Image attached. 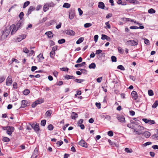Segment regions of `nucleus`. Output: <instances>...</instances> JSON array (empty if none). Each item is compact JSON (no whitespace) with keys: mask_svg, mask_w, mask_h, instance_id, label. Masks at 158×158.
<instances>
[{"mask_svg":"<svg viewBox=\"0 0 158 158\" xmlns=\"http://www.w3.org/2000/svg\"><path fill=\"white\" fill-rule=\"evenodd\" d=\"M95 105L99 109L101 108V104L100 103L96 102L95 103Z\"/></svg>","mask_w":158,"mask_h":158,"instance_id":"nucleus-54","label":"nucleus"},{"mask_svg":"<svg viewBox=\"0 0 158 158\" xmlns=\"http://www.w3.org/2000/svg\"><path fill=\"white\" fill-rule=\"evenodd\" d=\"M148 12L150 14H153L155 13V10L151 8L148 10Z\"/></svg>","mask_w":158,"mask_h":158,"instance_id":"nucleus-39","label":"nucleus"},{"mask_svg":"<svg viewBox=\"0 0 158 158\" xmlns=\"http://www.w3.org/2000/svg\"><path fill=\"white\" fill-rule=\"evenodd\" d=\"M84 38L83 37L80 38L76 42L77 44H79L82 42L84 40Z\"/></svg>","mask_w":158,"mask_h":158,"instance_id":"nucleus-27","label":"nucleus"},{"mask_svg":"<svg viewBox=\"0 0 158 158\" xmlns=\"http://www.w3.org/2000/svg\"><path fill=\"white\" fill-rule=\"evenodd\" d=\"M75 11L74 10H71L69 13V18L70 19H72L74 18Z\"/></svg>","mask_w":158,"mask_h":158,"instance_id":"nucleus-9","label":"nucleus"},{"mask_svg":"<svg viewBox=\"0 0 158 158\" xmlns=\"http://www.w3.org/2000/svg\"><path fill=\"white\" fill-rule=\"evenodd\" d=\"M55 55V52L51 51L50 53V57L52 59H54Z\"/></svg>","mask_w":158,"mask_h":158,"instance_id":"nucleus-38","label":"nucleus"},{"mask_svg":"<svg viewBox=\"0 0 158 158\" xmlns=\"http://www.w3.org/2000/svg\"><path fill=\"white\" fill-rule=\"evenodd\" d=\"M5 77L2 76L0 77V83H2L5 80Z\"/></svg>","mask_w":158,"mask_h":158,"instance_id":"nucleus-45","label":"nucleus"},{"mask_svg":"<svg viewBox=\"0 0 158 158\" xmlns=\"http://www.w3.org/2000/svg\"><path fill=\"white\" fill-rule=\"evenodd\" d=\"M102 52V50L101 49L98 50L96 51L95 54L96 55H98L100 53H101Z\"/></svg>","mask_w":158,"mask_h":158,"instance_id":"nucleus-62","label":"nucleus"},{"mask_svg":"<svg viewBox=\"0 0 158 158\" xmlns=\"http://www.w3.org/2000/svg\"><path fill=\"white\" fill-rule=\"evenodd\" d=\"M144 40L145 44L148 45L149 44V41L146 38H144Z\"/></svg>","mask_w":158,"mask_h":158,"instance_id":"nucleus-50","label":"nucleus"},{"mask_svg":"<svg viewBox=\"0 0 158 158\" xmlns=\"http://www.w3.org/2000/svg\"><path fill=\"white\" fill-rule=\"evenodd\" d=\"M54 128L52 124L49 125L48 127V128L49 131H52Z\"/></svg>","mask_w":158,"mask_h":158,"instance_id":"nucleus-41","label":"nucleus"},{"mask_svg":"<svg viewBox=\"0 0 158 158\" xmlns=\"http://www.w3.org/2000/svg\"><path fill=\"white\" fill-rule=\"evenodd\" d=\"M23 16H24V13H23V12H20V14H19V16L20 20H21L22 19Z\"/></svg>","mask_w":158,"mask_h":158,"instance_id":"nucleus-46","label":"nucleus"},{"mask_svg":"<svg viewBox=\"0 0 158 158\" xmlns=\"http://www.w3.org/2000/svg\"><path fill=\"white\" fill-rule=\"evenodd\" d=\"M85 81L83 79H76L74 80V81L77 83H81Z\"/></svg>","mask_w":158,"mask_h":158,"instance_id":"nucleus-37","label":"nucleus"},{"mask_svg":"<svg viewBox=\"0 0 158 158\" xmlns=\"http://www.w3.org/2000/svg\"><path fill=\"white\" fill-rule=\"evenodd\" d=\"M85 64V62H82L81 64H75V67L76 68L80 67Z\"/></svg>","mask_w":158,"mask_h":158,"instance_id":"nucleus-21","label":"nucleus"},{"mask_svg":"<svg viewBox=\"0 0 158 158\" xmlns=\"http://www.w3.org/2000/svg\"><path fill=\"white\" fill-rule=\"evenodd\" d=\"M145 137L148 138L151 135L150 133L148 131H145L142 134Z\"/></svg>","mask_w":158,"mask_h":158,"instance_id":"nucleus-19","label":"nucleus"},{"mask_svg":"<svg viewBox=\"0 0 158 158\" xmlns=\"http://www.w3.org/2000/svg\"><path fill=\"white\" fill-rule=\"evenodd\" d=\"M49 6L50 7H53L55 6L56 4H54L53 2H51L50 3H48Z\"/></svg>","mask_w":158,"mask_h":158,"instance_id":"nucleus-49","label":"nucleus"},{"mask_svg":"<svg viewBox=\"0 0 158 158\" xmlns=\"http://www.w3.org/2000/svg\"><path fill=\"white\" fill-rule=\"evenodd\" d=\"M27 101L26 100H23L22 101V104L21 106V107L22 108H24L27 106Z\"/></svg>","mask_w":158,"mask_h":158,"instance_id":"nucleus-20","label":"nucleus"},{"mask_svg":"<svg viewBox=\"0 0 158 158\" xmlns=\"http://www.w3.org/2000/svg\"><path fill=\"white\" fill-rule=\"evenodd\" d=\"M45 35L48 36V38H51L53 36V34L51 31H48L46 32Z\"/></svg>","mask_w":158,"mask_h":158,"instance_id":"nucleus-16","label":"nucleus"},{"mask_svg":"<svg viewBox=\"0 0 158 158\" xmlns=\"http://www.w3.org/2000/svg\"><path fill=\"white\" fill-rule=\"evenodd\" d=\"M37 69V67L36 66H33L31 67V71L32 72H33Z\"/></svg>","mask_w":158,"mask_h":158,"instance_id":"nucleus-61","label":"nucleus"},{"mask_svg":"<svg viewBox=\"0 0 158 158\" xmlns=\"http://www.w3.org/2000/svg\"><path fill=\"white\" fill-rule=\"evenodd\" d=\"M130 28L132 29H138V27L136 26H132L130 27Z\"/></svg>","mask_w":158,"mask_h":158,"instance_id":"nucleus-59","label":"nucleus"},{"mask_svg":"<svg viewBox=\"0 0 158 158\" xmlns=\"http://www.w3.org/2000/svg\"><path fill=\"white\" fill-rule=\"evenodd\" d=\"M82 59L81 57H80L76 61V63H79L82 61Z\"/></svg>","mask_w":158,"mask_h":158,"instance_id":"nucleus-64","label":"nucleus"},{"mask_svg":"<svg viewBox=\"0 0 158 158\" xmlns=\"http://www.w3.org/2000/svg\"><path fill=\"white\" fill-rule=\"evenodd\" d=\"M13 88L14 89H17L18 88L17 84L15 82H14L13 83Z\"/></svg>","mask_w":158,"mask_h":158,"instance_id":"nucleus-58","label":"nucleus"},{"mask_svg":"<svg viewBox=\"0 0 158 158\" xmlns=\"http://www.w3.org/2000/svg\"><path fill=\"white\" fill-rule=\"evenodd\" d=\"M65 33L67 35L74 36L75 34V32L72 30H67L65 31Z\"/></svg>","mask_w":158,"mask_h":158,"instance_id":"nucleus-4","label":"nucleus"},{"mask_svg":"<svg viewBox=\"0 0 158 158\" xmlns=\"http://www.w3.org/2000/svg\"><path fill=\"white\" fill-rule=\"evenodd\" d=\"M15 128L13 127L8 126L6 133L9 135H11L13 132L14 131Z\"/></svg>","mask_w":158,"mask_h":158,"instance_id":"nucleus-2","label":"nucleus"},{"mask_svg":"<svg viewBox=\"0 0 158 158\" xmlns=\"http://www.w3.org/2000/svg\"><path fill=\"white\" fill-rule=\"evenodd\" d=\"M105 24L106 25V27H107V28L108 29H110V25L109 24V21H108L107 22H106L105 23Z\"/></svg>","mask_w":158,"mask_h":158,"instance_id":"nucleus-55","label":"nucleus"},{"mask_svg":"<svg viewBox=\"0 0 158 158\" xmlns=\"http://www.w3.org/2000/svg\"><path fill=\"white\" fill-rule=\"evenodd\" d=\"M152 144V143L151 142H147L143 144V145L144 146H146L147 145H149L151 144Z\"/></svg>","mask_w":158,"mask_h":158,"instance_id":"nucleus-56","label":"nucleus"},{"mask_svg":"<svg viewBox=\"0 0 158 158\" xmlns=\"http://www.w3.org/2000/svg\"><path fill=\"white\" fill-rule=\"evenodd\" d=\"M49 6L48 3L45 4L43 7V10L44 12H46L49 8Z\"/></svg>","mask_w":158,"mask_h":158,"instance_id":"nucleus-18","label":"nucleus"},{"mask_svg":"<svg viewBox=\"0 0 158 158\" xmlns=\"http://www.w3.org/2000/svg\"><path fill=\"white\" fill-rule=\"evenodd\" d=\"M30 3V2L29 1H27L24 3L23 5V8H25L27 6L29 5Z\"/></svg>","mask_w":158,"mask_h":158,"instance_id":"nucleus-31","label":"nucleus"},{"mask_svg":"<svg viewBox=\"0 0 158 158\" xmlns=\"http://www.w3.org/2000/svg\"><path fill=\"white\" fill-rule=\"evenodd\" d=\"M12 83V80L11 76H9L6 79V84L7 85H10Z\"/></svg>","mask_w":158,"mask_h":158,"instance_id":"nucleus-6","label":"nucleus"},{"mask_svg":"<svg viewBox=\"0 0 158 158\" xmlns=\"http://www.w3.org/2000/svg\"><path fill=\"white\" fill-rule=\"evenodd\" d=\"M96 67V64L94 63H91L89 66V68L90 69H95Z\"/></svg>","mask_w":158,"mask_h":158,"instance_id":"nucleus-22","label":"nucleus"},{"mask_svg":"<svg viewBox=\"0 0 158 158\" xmlns=\"http://www.w3.org/2000/svg\"><path fill=\"white\" fill-rule=\"evenodd\" d=\"M125 151L127 153H131L133 152V151L131 149H129L127 148H126L125 149Z\"/></svg>","mask_w":158,"mask_h":158,"instance_id":"nucleus-34","label":"nucleus"},{"mask_svg":"<svg viewBox=\"0 0 158 158\" xmlns=\"http://www.w3.org/2000/svg\"><path fill=\"white\" fill-rule=\"evenodd\" d=\"M30 91L27 89H25L23 92V94L25 95H27L29 94Z\"/></svg>","mask_w":158,"mask_h":158,"instance_id":"nucleus-32","label":"nucleus"},{"mask_svg":"<svg viewBox=\"0 0 158 158\" xmlns=\"http://www.w3.org/2000/svg\"><path fill=\"white\" fill-rule=\"evenodd\" d=\"M31 126L36 132L39 131L40 130L39 124L38 123H36V124H32Z\"/></svg>","mask_w":158,"mask_h":158,"instance_id":"nucleus-3","label":"nucleus"},{"mask_svg":"<svg viewBox=\"0 0 158 158\" xmlns=\"http://www.w3.org/2000/svg\"><path fill=\"white\" fill-rule=\"evenodd\" d=\"M46 121L45 120H42L41 122V125L43 126H44L45 125Z\"/></svg>","mask_w":158,"mask_h":158,"instance_id":"nucleus-42","label":"nucleus"},{"mask_svg":"<svg viewBox=\"0 0 158 158\" xmlns=\"http://www.w3.org/2000/svg\"><path fill=\"white\" fill-rule=\"evenodd\" d=\"M23 52L26 53H27L29 52V50L26 48H23Z\"/></svg>","mask_w":158,"mask_h":158,"instance_id":"nucleus-52","label":"nucleus"},{"mask_svg":"<svg viewBox=\"0 0 158 158\" xmlns=\"http://www.w3.org/2000/svg\"><path fill=\"white\" fill-rule=\"evenodd\" d=\"M111 60L113 62H116L117 61V58L116 56H112L111 57Z\"/></svg>","mask_w":158,"mask_h":158,"instance_id":"nucleus-40","label":"nucleus"},{"mask_svg":"<svg viewBox=\"0 0 158 158\" xmlns=\"http://www.w3.org/2000/svg\"><path fill=\"white\" fill-rule=\"evenodd\" d=\"M107 135L110 136H112L113 135V132L111 131H109L107 133Z\"/></svg>","mask_w":158,"mask_h":158,"instance_id":"nucleus-51","label":"nucleus"},{"mask_svg":"<svg viewBox=\"0 0 158 158\" xmlns=\"http://www.w3.org/2000/svg\"><path fill=\"white\" fill-rule=\"evenodd\" d=\"M98 35H96L94 36V41L95 42H97L98 41Z\"/></svg>","mask_w":158,"mask_h":158,"instance_id":"nucleus-57","label":"nucleus"},{"mask_svg":"<svg viewBox=\"0 0 158 158\" xmlns=\"http://www.w3.org/2000/svg\"><path fill=\"white\" fill-rule=\"evenodd\" d=\"M63 142L62 141H58L56 143V144L58 147H59L60 146L63 144Z\"/></svg>","mask_w":158,"mask_h":158,"instance_id":"nucleus-47","label":"nucleus"},{"mask_svg":"<svg viewBox=\"0 0 158 158\" xmlns=\"http://www.w3.org/2000/svg\"><path fill=\"white\" fill-rule=\"evenodd\" d=\"M118 121L121 123H125L126 121L124 117L122 115H118L117 117Z\"/></svg>","mask_w":158,"mask_h":158,"instance_id":"nucleus-5","label":"nucleus"},{"mask_svg":"<svg viewBox=\"0 0 158 158\" xmlns=\"http://www.w3.org/2000/svg\"><path fill=\"white\" fill-rule=\"evenodd\" d=\"M83 120L82 119H80L78 122V125H79L80 124H82V123H83Z\"/></svg>","mask_w":158,"mask_h":158,"instance_id":"nucleus-60","label":"nucleus"},{"mask_svg":"<svg viewBox=\"0 0 158 158\" xmlns=\"http://www.w3.org/2000/svg\"><path fill=\"white\" fill-rule=\"evenodd\" d=\"M38 149L36 148H35L34 151V152L32 155L31 157L34 158H36L38 156Z\"/></svg>","mask_w":158,"mask_h":158,"instance_id":"nucleus-10","label":"nucleus"},{"mask_svg":"<svg viewBox=\"0 0 158 158\" xmlns=\"http://www.w3.org/2000/svg\"><path fill=\"white\" fill-rule=\"evenodd\" d=\"M17 30L18 29H17V27L16 26H14L11 31V35L14 34Z\"/></svg>","mask_w":158,"mask_h":158,"instance_id":"nucleus-28","label":"nucleus"},{"mask_svg":"<svg viewBox=\"0 0 158 158\" xmlns=\"http://www.w3.org/2000/svg\"><path fill=\"white\" fill-rule=\"evenodd\" d=\"M78 144L82 147L87 148L88 145L87 143L83 139H81L79 142Z\"/></svg>","mask_w":158,"mask_h":158,"instance_id":"nucleus-7","label":"nucleus"},{"mask_svg":"<svg viewBox=\"0 0 158 158\" xmlns=\"http://www.w3.org/2000/svg\"><path fill=\"white\" fill-rule=\"evenodd\" d=\"M23 24V23L22 21L19 20L17 22L15 26L17 28V29H19L20 27L22 26Z\"/></svg>","mask_w":158,"mask_h":158,"instance_id":"nucleus-15","label":"nucleus"},{"mask_svg":"<svg viewBox=\"0 0 158 158\" xmlns=\"http://www.w3.org/2000/svg\"><path fill=\"white\" fill-rule=\"evenodd\" d=\"M71 5L70 4L68 3H65L64 4L63 7L69 8L70 7Z\"/></svg>","mask_w":158,"mask_h":158,"instance_id":"nucleus-25","label":"nucleus"},{"mask_svg":"<svg viewBox=\"0 0 158 158\" xmlns=\"http://www.w3.org/2000/svg\"><path fill=\"white\" fill-rule=\"evenodd\" d=\"M37 57H38L39 58H42V59H44V57L43 56V54L40 53L39 55L37 56Z\"/></svg>","mask_w":158,"mask_h":158,"instance_id":"nucleus-53","label":"nucleus"},{"mask_svg":"<svg viewBox=\"0 0 158 158\" xmlns=\"http://www.w3.org/2000/svg\"><path fill=\"white\" fill-rule=\"evenodd\" d=\"M65 78L67 79H74L75 78V77L73 76H70L68 75H67L65 76Z\"/></svg>","mask_w":158,"mask_h":158,"instance_id":"nucleus-26","label":"nucleus"},{"mask_svg":"<svg viewBox=\"0 0 158 158\" xmlns=\"http://www.w3.org/2000/svg\"><path fill=\"white\" fill-rule=\"evenodd\" d=\"M78 117L77 114L75 112H73L72 114V118L73 119H75Z\"/></svg>","mask_w":158,"mask_h":158,"instance_id":"nucleus-23","label":"nucleus"},{"mask_svg":"<svg viewBox=\"0 0 158 158\" xmlns=\"http://www.w3.org/2000/svg\"><path fill=\"white\" fill-rule=\"evenodd\" d=\"M101 39L102 40H106L107 41H109L110 40V38L109 37L103 34L102 35Z\"/></svg>","mask_w":158,"mask_h":158,"instance_id":"nucleus-14","label":"nucleus"},{"mask_svg":"<svg viewBox=\"0 0 158 158\" xmlns=\"http://www.w3.org/2000/svg\"><path fill=\"white\" fill-rule=\"evenodd\" d=\"M98 7L100 8L104 9L105 7V5L102 2H100L98 3Z\"/></svg>","mask_w":158,"mask_h":158,"instance_id":"nucleus-17","label":"nucleus"},{"mask_svg":"<svg viewBox=\"0 0 158 158\" xmlns=\"http://www.w3.org/2000/svg\"><path fill=\"white\" fill-rule=\"evenodd\" d=\"M118 52L121 54L123 53L124 52L122 48H121L120 47L118 48Z\"/></svg>","mask_w":158,"mask_h":158,"instance_id":"nucleus-48","label":"nucleus"},{"mask_svg":"<svg viewBox=\"0 0 158 158\" xmlns=\"http://www.w3.org/2000/svg\"><path fill=\"white\" fill-rule=\"evenodd\" d=\"M2 140L5 142H8L10 141V139L6 137H3V138L2 139Z\"/></svg>","mask_w":158,"mask_h":158,"instance_id":"nucleus-30","label":"nucleus"},{"mask_svg":"<svg viewBox=\"0 0 158 158\" xmlns=\"http://www.w3.org/2000/svg\"><path fill=\"white\" fill-rule=\"evenodd\" d=\"M60 70H62L63 71H68L69 70V69L67 68H61L60 69Z\"/></svg>","mask_w":158,"mask_h":158,"instance_id":"nucleus-63","label":"nucleus"},{"mask_svg":"<svg viewBox=\"0 0 158 158\" xmlns=\"http://www.w3.org/2000/svg\"><path fill=\"white\" fill-rule=\"evenodd\" d=\"M131 96L133 99L136 100L138 98V95L137 92L133 91L131 92Z\"/></svg>","mask_w":158,"mask_h":158,"instance_id":"nucleus-8","label":"nucleus"},{"mask_svg":"<svg viewBox=\"0 0 158 158\" xmlns=\"http://www.w3.org/2000/svg\"><path fill=\"white\" fill-rule=\"evenodd\" d=\"M37 104H40L44 102V100L42 98H39L35 101Z\"/></svg>","mask_w":158,"mask_h":158,"instance_id":"nucleus-24","label":"nucleus"},{"mask_svg":"<svg viewBox=\"0 0 158 158\" xmlns=\"http://www.w3.org/2000/svg\"><path fill=\"white\" fill-rule=\"evenodd\" d=\"M148 94L150 96H152L153 95V92L152 90L150 89L148 91Z\"/></svg>","mask_w":158,"mask_h":158,"instance_id":"nucleus-44","label":"nucleus"},{"mask_svg":"<svg viewBox=\"0 0 158 158\" xmlns=\"http://www.w3.org/2000/svg\"><path fill=\"white\" fill-rule=\"evenodd\" d=\"M26 37V35L24 34L19 35V37L17 38V40L18 41H20L25 38Z\"/></svg>","mask_w":158,"mask_h":158,"instance_id":"nucleus-13","label":"nucleus"},{"mask_svg":"<svg viewBox=\"0 0 158 158\" xmlns=\"http://www.w3.org/2000/svg\"><path fill=\"white\" fill-rule=\"evenodd\" d=\"M117 68L118 69H120V70H125V68L122 65H119L118 66Z\"/></svg>","mask_w":158,"mask_h":158,"instance_id":"nucleus-43","label":"nucleus"},{"mask_svg":"<svg viewBox=\"0 0 158 158\" xmlns=\"http://www.w3.org/2000/svg\"><path fill=\"white\" fill-rule=\"evenodd\" d=\"M144 127L143 126H139L138 127V130L139 133H140V135L143 134V130L144 129Z\"/></svg>","mask_w":158,"mask_h":158,"instance_id":"nucleus-12","label":"nucleus"},{"mask_svg":"<svg viewBox=\"0 0 158 158\" xmlns=\"http://www.w3.org/2000/svg\"><path fill=\"white\" fill-rule=\"evenodd\" d=\"M65 42V40L64 39H61L59 40H58V43L59 44H62L63 43H64Z\"/></svg>","mask_w":158,"mask_h":158,"instance_id":"nucleus-36","label":"nucleus"},{"mask_svg":"<svg viewBox=\"0 0 158 158\" xmlns=\"http://www.w3.org/2000/svg\"><path fill=\"white\" fill-rule=\"evenodd\" d=\"M52 113L51 110H48L46 112L45 115L47 116H50L51 115Z\"/></svg>","mask_w":158,"mask_h":158,"instance_id":"nucleus-33","label":"nucleus"},{"mask_svg":"<svg viewBox=\"0 0 158 158\" xmlns=\"http://www.w3.org/2000/svg\"><path fill=\"white\" fill-rule=\"evenodd\" d=\"M35 7H34L33 6H30L28 9L27 13L26 14L28 16L29 14H31L32 11L35 10Z\"/></svg>","mask_w":158,"mask_h":158,"instance_id":"nucleus-11","label":"nucleus"},{"mask_svg":"<svg viewBox=\"0 0 158 158\" xmlns=\"http://www.w3.org/2000/svg\"><path fill=\"white\" fill-rule=\"evenodd\" d=\"M158 105V101H156L153 104L152 107L153 108H156Z\"/></svg>","mask_w":158,"mask_h":158,"instance_id":"nucleus-29","label":"nucleus"},{"mask_svg":"<svg viewBox=\"0 0 158 158\" xmlns=\"http://www.w3.org/2000/svg\"><path fill=\"white\" fill-rule=\"evenodd\" d=\"M92 25V24L90 23H87L84 25V27L85 28H88Z\"/></svg>","mask_w":158,"mask_h":158,"instance_id":"nucleus-35","label":"nucleus"},{"mask_svg":"<svg viewBox=\"0 0 158 158\" xmlns=\"http://www.w3.org/2000/svg\"><path fill=\"white\" fill-rule=\"evenodd\" d=\"M138 43V41L137 40H130L127 41L126 44L128 46H136Z\"/></svg>","mask_w":158,"mask_h":158,"instance_id":"nucleus-1","label":"nucleus"}]
</instances>
